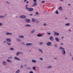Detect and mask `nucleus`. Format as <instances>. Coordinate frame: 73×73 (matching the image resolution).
I'll return each instance as SVG.
<instances>
[{"label":"nucleus","instance_id":"nucleus-35","mask_svg":"<svg viewBox=\"0 0 73 73\" xmlns=\"http://www.w3.org/2000/svg\"><path fill=\"white\" fill-rule=\"evenodd\" d=\"M35 14H36V15H38V12H36L35 13Z\"/></svg>","mask_w":73,"mask_h":73},{"label":"nucleus","instance_id":"nucleus-32","mask_svg":"<svg viewBox=\"0 0 73 73\" xmlns=\"http://www.w3.org/2000/svg\"><path fill=\"white\" fill-rule=\"evenodd\" d=\"M10 50H14V48H10Z\"/></svg>","mask_w":73,"mask_h":73},{"label":"nucleus","instance_id":"nucleus-49","mask_svg":"<svg viewBox=\"0 0 73 73\" xmlns=\"http://www.w3.org/2000/svg\"><path fill=\"white\" fill-rule=\"evenodd\" d=\"M40 45H42V43L41 42L40 43Z\"/></svg>","mask_w":73,"mask_h":73},{"label":"nucleus","instance_id":"nucleus-57","mask_svg":"<svg viewBox=\"0 0 73 73\" xmlns=\"http://www.w3.org/2000/svg\"><path fill=\"white\" fill-rule=\"evenodd\" d=\"M4 42H5H5H6V41H4Z\"/></svg>","mask_w":73,"mask_h":73},{"label":"nucleus","instance_id":"nucleus-14","mask_svg":"<svg viewBox=\"0 0 73 73\" xmlns=\"http://www.w3.org/2000/svg\"><path fill=\"white\" fill-rule=\"evenodd\" d=\"M6 35H12V33H6Z\"/></svg>","mask_w":73,"mask_h":73},{"label":"nucleus","instance_id":"nucleus-27","mask_svg":"<svg viewBox=\"0 0 73 73\" xmlns=\"http://www.w3.org/2000/svg\"><path fill=\"white\" fill-rule=\"evenodd\" d=\"M55 13L56 14H58V10H56L55 11Z\"/></svg>","mask_w":73,"mask_h":73},{"label":"nucleus","instance_id":"nucleus-55","mask_svg":"<svg viewBox=\"0 0 73 73\" xmlns=\"http://www.w3.org/2000/svg\"><path fill=\"white\" fill-rule=\"evenodd\" d=\"M27 1V0H25L24 1V2H26V1Z\"/></svg>","mask_w":73,"mask_h":73},{"label":"nucleus","instance_id":"nucleus-26","mask_svg":"<svg viewBox=\"0 0 73 73\" xmlns=\"http://www.w3.org/2000/svg\"><path fill=\"white\" fill-rule=\"evenodd\" d=\"M35 32V30H33L32 31H31V33H34V32Z\"/></svg>","mask_w":73,"mask_h":73},{"label":"nucleus","instance_id":"nucleus-58","mask_svg":"<svg viewBox=\"0 0 73 73\" xmlns=\"http://www.w3.org/2000/svg\"><path fill=\"white\" fill-rule=\"evenodd\" d=\"M54 59H57V58H54Z\"/></svg>","mask_w":73,"mask_h":73},{"label":"nucleus","instance_id":"nucleus-44","mask_svg":"<svg viewBox=\"0 0 73 73\" xmlns=\"http://www.w3.org/2000/svg\"><path fill=\"white\" fill-rule=\"evenodd\" d=\"M61 45H64V43H61Z\"/></svg>","mask_w":73,"mask_h":73},{"label":"nucleus","instance_id":"nucleus-52","mask_svg":"<svg viewBox=\"0 0 73 73\" xmlns=\"http://www.w3.org/2000/svg\"><path fill=\"white\" fill-rule=\"evenodd\" d=\"M64 36H62L61 37V38H62V39H63V38H64Z\"/></svg>","mask_w":73,"mask_h":73},{"label":"nucleus","instance_id":"nucleus-2","mask_svg":"<svg viewBox=\"0 0 73 73\" xmlns=\"http://www.w3.org/2000/svg\"><path fill=\"white\" fill-rule=\"evenodd\" d=\"M30 21H31L30 19H26L25 21L27 23H30Z\"/></svg>","mask_w":73,"mask_h":73},{"label":"nucleus","instance_id":"nucleus-38","mask_svg":"<svg viewBox=\"0 0 73 73\" xmlns=\"http://www.w3.org/2000/svg\"><path fill=\"white\" fill-rule=\"evenodd\" d=\"M45 1H42V2H41V3H45Z\"/></svg>","mask_w":73,"mask_h":73},{"label":"nucleus","instance_id":"nucleus-43","mask_svg":"<svg viewBox=\"0 0 73 73\" xmlns=\"http://www.w3.org/2000/svg\"><path fill=\"white\" fill-rule=\"evenodd\" d=\"M21 43L22 44H23V45H24L25 44L24 43V42H21Z\"/></svg>","mask_w":73,"mask_h":73},{"label":"nucleus","instance_id":"nucleus-34","mask_svg":"<svg viewBox=\"0 0 73 73\" xmlns=\"http://www.w3.org/2000/svg\"><path fill=\"white\" fill-rule=\"evenodd\" d=\"M6 3H7V4H10V3H9V2H8V1H6Z\"/></svg>","mask_w":73,"mask_h":73},{"label":"nucleus","instance_id":"nucleus-1","mask_svg":"<svg viewBox=\"0 0 73 73\" xmlns=\"http://www.w3.org/2000/svg\"><path fill=\"white\" fill-rule=\"evenodd\" d=\"M59 49H62V53L63 54H66V51H65L64 48H63L62 47H60L59 48Z\"/></svg>","mask_w":73,"mask_h":73},{"label":"nucleus","instance_id":"nucleus-13","mask_svg":"<svg viewBox=\"0 0 73 73\" xmlns=\"http://www.w3.org/2000/svg\"><path fill=\"white\" fill-rule=\"evenodd\" d=\"M16 40L17 41H18V42H20V41H21V39H19V38H16Z\"/></svg>","mask_w":73,"mask_h":73},{"label":"nucleus","instance_id":"nucleus-20","mask_svg":"<svg viewBox=\"0 0 73 73\" xmlns=\"http://www.w3.org/2000/svg\"><path fill=\"white\" fill-rule=\"evenodd\" d=\"M42 36V35L40 34H38L37 35V36L38 37H41Z\"/></svg>","mask_w":73,"mask_h":73},{"label":"nucleus","instance_id":"nucleus-7","mask_svg":"<svg viewBox=\"0 0 73 73\" xmlns=\"http://www.w3.org/2000/svg\"><path fill=\"white\" fill-rule=\"evenodd\" d=\"M27 17L25 15H22L21 16V18H23V19H25Z\"/></svg>","mask_w":73,"mask_h":73},{"label":"nucleus","instance_id":"nucleus-3","mask_svg":"<svg viewBox=\"0 0 73 73\" xmlns=\"http://www.w3.org/2000/svg\"><path fill=\"white\" fill-rule=\"evenodd\" d=\"M2 64L3 65H4V66H6V65H7V63L6 61H4L3 62Z\"/></svg>","mask_w":73,"mask_h":73},{"label":"nucleus","instance_id":"nucleus-6","mask_svg":"<svg viewBox=\"0 0 73 73\" xmlns=\"http://www.w3.org/2000/svg\"><path fill=\"white\" fill-rule=\"evenodd\" d=\"M49 39L51 40V41H53L54 40V38L53 36H50L49 38Z\"/></svg>","mask_w":73,"mask_h":73},{"label":"nucleus","instance_id":"nucleus-36","mask_svg":"<svg viewBox=\"0 0 73 73\" xmlns=\"http://www.w3.org/2000/svg\"><path fill=\"white\" fill-rule=\"evenodd\" d=\"M39 60H43V58H40V59Z\"/></svg>","mask_w":73,"mask_h":73},{"label":"nucleus","instance_id":"nucleus-62","mask_svg":"<svg viewBox=\"0 0 73 73\" xmlns=\"http://www.w3.org/2000/svg\"><path fill=\"white\" fill-rule=\"evenodd\" d=\"M8 58L9 59V58H10V57H9Z\"/></svg>","mask_w":73,"mask_h":73},{"label":"nucleus","instance_id":"nucleus-25","mask_svg":"<svg viewBox=\"0 0 73 73\" xmlns=\"http://www.w3.org/2000/svg\"><path fill=\"white\" fill-rule=\"evenodd\" d=\"M5 16H0V18H4Z\"/></svg>","mask_w":73,"mask_h":73},{"label":"nucleus","instance_id":"nucleus-29","mask_svg":"<svg viewBox=\"0 0 73 73\" xmlns=\"http://www.w3.org/2000/svg\"><path fill=\"white\" fill-rule=\"evenodd\" d=\"M19 54H20V52H18L17 53L16 55L17 56H19Z\"/></svg>","mask_w":73,"mask_h":73},{"label":"nucleus","instance_id":"nucleus-33","mask_svg":"<svg viewBox=\"0 0 73 73\" xmlns=\"http://www.w3.org/2000/svg\"><path fill=\"white\" fill-rule=\"evenodd\" d=\"M36 24H38L39 23V21L38 20H36Z\"/></svg>","mask_w":73,"mask_h":73},{"label":"nucleus","instance_id":"nucleus-59","mask_svg":"<svg viewBox=\"0 0 73 73\" xmlns=\"http://www.w3.org/2000/svg\"><path fill=\"white\" fill-rule=\"evenodd\" d=\"M68 5H69V6L70 5V4H68Z\"/></svg>","mask_w":73,"mask_h":73},{"label":"nucleus","instance_id":"nucleus-11","mask_svg":"<svg viewBox=\"0 0 73 73\" xmlns=\"http://www.w3.org/2000/svg\"><path fill=\"white\" fill-rule=\"evenodd\" d=\"M26 45H27V46H28V45H32V43H27L26 44Z\"/></svg>","mask_w":73,"mask_h":73},{"label":"nucleus","instance_id":"nucleus-4","mask_svg":"<svg viewBox=\"0 0 73 73\" xmlns=\"http://www.w3.org/2000/svg\"><path fill=\"white\" fill-rule=\"evenodd\" d=\"M6 40L7 42H11V39L10 38H8L6 39Z\"/></svg>","mask_w":73,"mask_h":73},{"label":"nucleus","instance_id":"nucleus-15","mask_svg":"<svg viewBox=\"0 0 73 73\" xmlns=\"http://www.w3.org/2000/svg\"><path fill=\"white\" fill-rule=\"evenodd\" d=\"M19 37L20 38H24V36H22V35H19Z\"/></svg>","mask_w":73,"mask_h":73},{"label":"nucleus","instance_id":"nucleus-24","mask_svg":"<svg viewBox=\"0 0 73 73\" xmlns=\"http://www.w3.org/2000/svg\"><path fill=\"white\" fill-rule=\"evenodd\" d=\"M20 72V70H18L15 73H19V72Z\"/></svg>","mask_w":73,"mask_h":73},{"label":"nucleus","instance_id":"nucleus-12","mask_svg":"<svg viewBox=\"0 0 73 73\" xmlns=\"http://www.w3.org/2000/svg\"><path fill=\"white\" fill-rule=\"evenodd\" d=\"M55 40L57 41V42H59V39L57 37H56L55 38Z\"/></svg>","mask_w":73,"mask_h":73},{"label":"nucleus","instance_id":"nucleus-56","mask_svg":"<svg viewBox=\"0 0 73 73\" xmlns=\"http://www.w3.org/2000/svg\"><path fill=\"white\" fill-rule=\"evenodd\" d=\"M70 56H72V54H71V53H70Z\"/></svg>","mask_w":73,"mask_h":73},{"label":"nucleus","instance_id":"nucleus-61","mask_svg":"<svg viewBox=\"0 0 73 73\" xmlns=\"http://www.w3.org/2000/svg\"><path fill=\"white\" fill-rule=\"evenodd\" d=\"M28 69H31V67H30V68H28Z\"/></svg>","mask_w":73,"mask_h":73},{"label":"nucleus","instance_id":"nucleus-40","mask_svg":"<svg viewBox=\"0 0 73 73\" xmlns=\"http://www.w3.org/2000/svg\"><path fill=\"white\" fill-rule=\"evenodd\" d=\"M29 73H33V72L32 71H31L29 72Z\"/></svg>","mask_w":73,"mask_h":73},{"label":"nucleus","instance_id":"nucleus-47","mask_svg":"<svg viewBox=\"0 0 73 73\" xmlns=\"http://www.w3.org/2000/svg\"><path fill=\"white\" fill-rule=\"evenodd\" d=\"M27 6H28V5H25V7H27Z\"/></svg>","mask_w":73,"mask_h":73},{"label":"nucleus","instance_id":"nucleus-17","mask_svg":"<svg viewBox=\"0 0 73 73\" xmlns=\"http://www.w3.org/2000/svg\"><path fill=\"white\" fill-rule=\"evenodd\" d=\"M47 68L48 69H50L51 68H52V66H48Z\"/></svg>","mask_w":73,"mask_h":73},{"label":"nucleus","instance_id":"nucleus-31","mask_svg":"<svg viewBox=\"0 0 73 73\" xmlns=\"http://www.w3.org/2000/svg\"><path fill=\"white\" fill-rule=\"evenodd\" d=\"M7 44L8 45H11V43L7 42Z\"/></svg>","mask_w":73,"mask_h":73},{"label":"nucleus","instance_id":"nucleus-28","mask_svg":"<svg viewBox=\"0 0 73 73\" xmlns=\"http://www.w3.org/2000/svg\"><path fill=\"white\" fill-rule=\"evenodd\" d=\"M70 25V23H68L65 24L66 25H67V26H69Z\"/></svg>","mask_w":73,"mask_h":73},{"label":"nucleus","instance_id":"nucleus-10","mask_svg":"<svg viewBox=\"0 0 73 73\" xmlns=\"http://www.w3.org/2000/svg\"><path fill=\"white\" fill-rule=\"evenodd\" d=\"M14 58L15 59V60H18V61H20V59L18 58V57H15Z\"/></svg>","mask_w":73,"mask_h":73},{"label":"nucleus","instance_id":"nucleus-50","mask_svg":"<svg viewBox=\"0 0 73 73\" xmlns=\"http://www.w3.org/2000/svg\"><path fill=\"white\" fill-rule=\"evenodd\" d=\"M29 15H30V16H32L33 15L32 14H29Z\"/></svg>","mask_w":73,"mask_h":73},{"label":"nucleus","instance_id":"nucleus-41","mask_svg":"<svg viewBox=\"0 0 73 73\" xmlns=\"http://www.w3.org/2000/svg\"><path fill=\"white\" fill-rule=\"evenodd\" d=\"M7 62H10V60H7Z\"/></svg>","mask_w":73,"mask_h":73},{"label":"nucleus","instance_id":"nucleus-18","mask_svg":"<svg viewBox=\"0 0 73 73\" xmlns=\"http://www.w3.org/2000/svg\"><path fill=\"white\" fill-rule=\"evenodd\" d=\"M36 21V19H33L32 20V22H33V23H34V22H35Z\"/></svg>","mask_w":73,"mask_h":73},{"label":"nucleus","instance_id":"nucleus-22","mask_svg":"<svg viewBox=\"0 0 73 73\" xmlns=\"http://www.w3.org/2000/svg\"><path fill=\"white\" fill-rule=\"evenodd\" d=\"M37 5V3L36 2H35L33 5H32V6H33V7L34 6H35V5Z\"/></svg>","mask_w":73,"mask_h":73},{"label":"nucleus","instance_id":"nucleus-8","mask_svg":"<svg viewBox=\"0 0 73 73\" xmlns=\"http://www.w3.org/2000/svg\"><path fill=\"white\" fill-rule=\"evenodd\" d=\"M50 44H52V42H48V43H46V45L48 46H49L50 45Z\"/></svg>","mask_w":73,"mask_h":73},{"label":"nucleus","instance_id":"nucleus-23","mask_svg":"<svg viewBox=\"0 0 73 73\" xmlns=\"http://www.w3.org/2000/svg\"><path fill=\"white\" fill-rule=\"evenodd\" d=\"M38 50L39 51V52H41V53H43V52H42V50H41L40 49H39Z\"/></svg>","mask_w":73,"mask_h":73},{"label":"nucleus","instance_id":"nucleus-16","mask_svg":"<svg viewBox=\"0 0 73 73\" xmlns=\"http://www.w3.org/2000/svg\"><path fill=\"white\" fill-rule=\"evenodd\" d=\"M58 9H59L60 11H62V7H60L58 8Z\"/></svg>","mask_w":73,"mask_h":73},{"label":"nucleus","instance_id":"nucleus-37","mask_svg":"<svg viewBox=\"0 0 73 73\" xmlns=\"http://www.w3.org/2000/svg\"><path fill=\"white\" fill-rule=\"evenodd\" d=\"M24 67V66H23V65H21V66L20 67L21 68H23Z\"/></svg>","mask_w":73,"mask_h":73},{"label":"nucleus","instance_id":"nucleus-48","mask_svg":"<svg viewBox=\"0 0 73 73\" xmlns=\"http://www.w3.org/2000/svg\"><path fill=\"white\" fill-rule=\"evenodd\" d=\"M33 1L34 2H36V0H33Z\"/></svg>","mask_w":73,"mask_h":73},{"label":"nucleus","instance_id":"nucleus-53","mask_svg":"<svg viewBox=\"0 0 73 73\" xmlns=\"http://www.w3.org/2000/svg\"><path fill=\"white\" fill-rule=\"evenodd\" d=\"M29 3V1H27V2H26V3L27 4H28V3Z\"/></svg>","mask_w":73,"mask_h":73},{"label":"nucleus","instance_id":"nucleus-51","mask_svg":"<svg viewBox=\"0 0 73 73\" xmlns=\"http://www.w3.org/2000/svg\"><path fill=\"white\" fill-rule=\"evenodd\" d=\"M20 53H21V54H23V53L19 52Z\"/></svg>","mask_w":73,"mask_h":73},{"label":"nucleus","instance_id":"nucleus-60","mask_svg":"<svg viewBox=\"0 0 73 73\" xmlns=\"http://www.w3.org/2000/svg\"><path fill=\"white\" fill-rule=\"evenodd\" d=\"M64 0H60V1H63Z\"/></svg>","mask_w":73,"mask_h":73},{"label":"nucleus","instance_id":"nucleus-45","mask_svg":"<svg viewBox=\"0 0 73 73\" xmlns=\"http://www.w3.org/2000/svg\"><path fill=\"white\" fill-rule=\"evenodd\" d=\"M43 25H44V26H46V23H44L43 24Z\"/></svg>","mask_w":73,"mask_h":73},{"label":"nucleus","instance_id":"nucleus-30","mask_svg":"<svg viewBox=\"0 0 73 73\" xmlns=\"http://www.w3.org/2000/svg\"><path fill=\"white\" fill-rule=\"evenodd\" d=\"M35 68H36V67L34 66L33 67V70H36Z\"/></svg>","mask_w":73,"mask_h":73},{"label":"nucleus","instance_id":"nucleus-5","mask_svg":"<svg viewBox=\"0 0 73 73\" xmlns=\"http://www.w3.org/2000/svg\"><path fill=\"white\" fill-rule=\"evenodd\" d=\"M28 9L29 10V11H30V12H32L33 11V8H29Z\"/></svg>","mask_w":73,"mask_h":73},{"label":"nucleus","instance_id":"nucleus-9","mask_svg":"<svg viewBox=\"0 0 73 73\" xmlns=\"http://www.w3.org/2000/svg\"><path fill=\"white\" fill-rule=\"evenodd\" d=\"M59 35H60L59 33H56V32H55L54 34V36H55V35H56V36H58Z\"/></svg>","mask_w":73,"mask_h":73},{"label":"nucleus","instance_id":"nucleus-54","mask_svg":"<svg viewBox=\"0 0 73 73\" xmlns=\"http://www.w3.org/2000/svg\"><path fill=\"white\" fill-rule=\"evenodd\" d=\"M26 9H28V7H26Z\"/></svg>","mask_w":73,"mask_h":73},{"label":"nucleus","instance_id":"nucleus-46","mask_svg":"<svg viewBox=\"0 0 73 73\" xmlns=\"http://www.w3.org/2000/svg\"><path fill=\"white\" fill-rule=\"evenodd\" d=\"M2 25V23H0V26H1Z\"/></svg>","mask_w":73,"mask_h":73},{"label":"nucleus","instance_id":"nucleus-63","mask_svg":"<svg viewBox=\"0 0 73 73\" xmlns=\"http://www.w3.org/2000/svg\"><path fill=\"white\" fill-rule=\"evenodd\" d=\"M5 16H7V14H5Z\"/></svg>","mask_w":73,"mask_h":73},{"label":"nucleus","instance_id":"nucleus-39","mask_svg":"<svg viewBox=\"0 0 73 73\" xmlns=\"http://www.w3.org/2000/svg\"><path fill=\"white\" fill-rule=\"evenodd\" d=\"M54 46H55V47H56V48H57V45L56 44H55Z\"/></svg>","mask_w":73,"mask_h":73},{"label":"nucleus","instance_id":"nucleus-42","mask_svg":"<svg viewBox=\"0 0 73 73\" xmlns=\"http://www.w3.org/2000/svg\"><path fill=\"white\" fill-rule=\"evenodd\" d=\"M47 34H48V35H50V33H47Z\"/></svg>","mask_w":73,"mask_h":73},{"label":"nucleus","instance_id":"nucleus-19","mask_svg":"<svg viewBox=\"0 0 73 73\" xmlns=\"http://www.w3.org/2000/svg\"><path fill=\"white\" fill-rule=\"evenodd\" d=\"M32 62H34V63H36V60H32Z\"/></svg>","mask_w":73,"mask_h":73},{"label":"nucleus","instance_id":"nucleus-64","mask_svg":"<svg viewBox=\"0 0 73 73\" xmlns=\"http://www.w3.org/2000/svg\"><path fill=\"white\" fill-rule=\"evenodd\" d=\"M65 19H67V18H65Z\"/></svg>","mask_w":73,"mask_h":73},{"label":"nucleus","instance_id":"nucleus-21","mask_svg":"<svg viewBox=\"0 0 73 73\" xmlns=\"http://www.w3.org/2000/svg\"><path fill=\"white\" fill-rule=\"evenodd\" d=\"M25 27H31V25L27 24V25H25Z\"/></svg>","mask_w":73,"mask_h":73}]
</instances>
